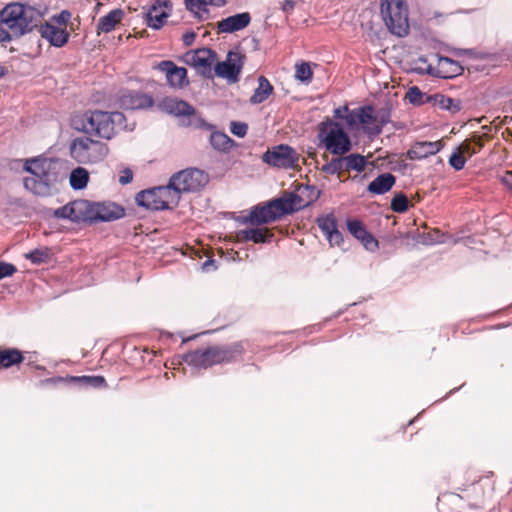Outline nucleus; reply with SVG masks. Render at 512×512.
<instances>
[{
  "mask_svg": "<svg viewBox=\"0 0 512 512\" xmlns=\"http://www.w3.org/2000/svg\"><path fill=\"white\" fill-rule=\"evenodd\" d=\"M37 9L21 3H10L0 12V42L10 41L30 32L41 21Z\"/></svg>",
  "mask_w": 512,
  "mask_h": 512,
  "instance_id": "1",
  "label": "nucleus"
},
{
  "mask_svg": "<svg viewBox=\"0 0 512 512\" xmlns=\"http://www.w3.org/2000/svg\"><path fill=\"white\" fill-rule=\"evenodd\" d=\"M23 170L30 175L23 179L24 187L37 196H49L58 182L57 163L52 159L36 157L26 159Z\"/></svg>",
  "mask_w": 512,
  "mask_h": 512,
  "instance_id": "2",
  "label": "nucleus"
},
{
  "mask_svg": "<svg viewBox=\"0 0 512 512\" xmlns=\"http://www.w3.org/2000/svg\"><path fill=\"white\" fill-rule=\"evenodd\" d=\"M60 215L72 221H113L122 218L125 210L113 202L95 203L87 200H77L65 205Z\"/></svg>",
  "mask_w": 512,
  "mask_h": 512,
  "instance_id": "3",
  "label": "nucleus"
},
{
  "mask_svg": "<svg viewBox=\"0 0 512 512\" xmlns=\"http://www.w3.org/2000/svg\"><path fill=\"white\" fill-rule=\"evenodd\" d=\"M244 353V342L238 341L190 351L184 355V361L195 368L208 369L214 365L236 362L242 359Z\"/></svg>",
  "mask_w": 512,
  "mask_h": 512,
  "instance_id": "4",
  "label": "nucleus"
},
{
  "mask_svg": "<svg viewBox=\"0 0 512 512\" xmlns=\"http://www.w3.org/2000/svg\"><path fill=\"white\" fill-rule=\"evenodd\" d=\"M126 118L121 112H106L101 110L86 111L76 121L79 125L74 128L88 135L110 140L118 128L124 126Z\"/></svg>",
  "mask_w": 512,
  "mask_h": 512,
  "instance_id": "5",
  "label": "nucleus"
},
{
  "mask_svg": "<svg viewBox=\"0 0 512 512\" xmlns=\"http://www.w3.org/2000/svg\"><path fill=\"white\" fill-rule=\"evenodd\" d=\"M297 204L302 205L301 197L296 193H289L287 196L272 199L263 205L254 206L246 221L255 226L275 222L284 215L293 213Z\"/></svg>",
  "mask_w": 512,
  "mask_h": 512,
  "instance_id": "6",
  "label": "nucleus"
},
{
  "mask_svg": "<svg viewBox=\"0 0 512 512\" xmlns=\"http://www.w3.org/2000/svg\"><path fill=\"white\" fill-rule=\"evenodd\" d=\"M70 157L80 164H95L103 161L109 153L106 143L88 136L74 138L69 145Z\"/></svg>",
  "mask_w": 512,
  "mask_h": 512,
  "instance_id": "7",
  "label": "nucleus"
},
{
  "mask_svg": "<svg viewBox=\"0 0 512 512\" xmlns=\"http://www.w3.org/2000/svg\"><path fill=\"white\" fill-rule=\"evenodd\" d=\"M318 136L326 150L333 155H345L352 148L351 139L342 125L331 119L320 123Z\"/></svg>",
  "mask_w": 512,
  "mask_h": 512,
  "instance_id": "8",
  "label": "nucleus"
},
{
  "mask_svg": "<svg viewBox=\"0 0 512 512\" xmlns=\"http://www.w3.org/2000/svg\"><path fill=\"white\" fill-rule=\"evenodd\" d=\"M381 15L389 31L399 37L409 33L408 8L404 0H381Z\"/></svg>",
  "mask_w": 512,
  "mask_h": 512,
  "instance_id": "9",
  "label": "nucleus"
},
{
  "mask_svg": "<svg viewBox=\"0 0 512 512\" xmlns=\"http://www.w3.org/2000/svg\"><path fill=\"white\" fill-rule=\"evenodd\" d=\"M139 206L150 210H165L176 207L180 196L168 183L166 186L153 187L139 192L135 197Z\"/></svg>",
  "mask_w": 512,
  "mask_h": 512,
  "instance_id": "10",
  "label": "nucleus"
},
{
  "mask_svg": "<svg viewBox=\"0 0 512 512\" xmlns=\"http://www.w3.org/2000/svg\"><path fill=\"white\" fill-rule=\"evenodd\" d=\"M262 160L267 165L278 169L300 168V154L291 146L280 144L269 148L263 155Z\"/></svg>",
  "mask_w": 512,
  "mask_h": 512,
  "instance_id": "11",
  "label": "nucleus"
},
{
  "mask_svg": "<svg viewBox=\"0 0 512 512\" xmlns=\"http://www.w3.org/2000/svg\"><path fill=\"white\" fill-rule=\"evenodd\" d=\"M208 183V175L197 168H188L175 173L169 180L173 191L180 196L183 192L199 191Z\"/></svg>",
  "mask_w": 512,
  "mask_h": 512,
  "instance_id": "12",
  "label": "nucleus"
},
{
  "mask_svg": "<svg viewBox=\"0 0 512 512\" xmlns=\"http://www.w3.org/2000/svg\"><path fill=\"white\" fill-rule=\"evenodd\" d=\"M217 59V53L205 47L190 50L183 56L185 64L195 68L201 76L209 79L213 77V67Z\"/></svg>",
  "mask_w": 512,
  "mask_h": 512,
  "instance_id": "13",
  "label": "nucleus"
},
{
  "mask_svg": "<svg viewBox=\"0 0 512 512\" xmlns=\"http://www.w3.org/2000/svg\"><path fill=\"white\" fill-rule=\"evenodd\" d=\"M246 56L239 50L229 51L225 61L217 62L214 66V73L229 83L239 81Z\"/></svg>",
  "mask_w": 512,
  "mask_h": 512,
  "instance_id": "14",
  "label": "nucleus"
},
{
  "mask_svg": "<svg viewBox=\"0 0 512 512\" xmlns=\"http://www.w3.org/2000/svg\"><path fill=\"white\" fill-rule=\"evenodd\" d=\"M157 69L165 74L170 87L182 89L189 85L187 69L177 66L173 61H161L158 63Z\"/></svg>",
  "mask_w": 512,
  "mask_h": 512,
  "instance_id": "15",
  "label": "nucleus"
},
{
  "mask_svg": "<svg viewBox=\"0 0 512 512\" xmlns=\"http://www.w3.org/2000/svg\"><path fill=\"white\" fill-rule=\"evenodd\" d=\"M487 139L488 136L486 134H474L473 141L478 146V149H470L467 143H461L457 150L450 156L449 164L457 171L462 170L466 163L465 155L471 157L480 152V150L484 147L485 141Z\"/></svg>",
  "mask_w": 512,
  "mask_h": 512,
  "instance_id": "16",
  "label": "nucleus"
},
{
  "mask_svg": "<svg viewBox=\"0 0 512 512\" xmlns=\"http://www.w3.org/2000/svg\"><path fill=\"white\" fill-rule=\"evenodd\" d=\"M58 383H67V384H78L84 386H90L94 388H105L107 387V382L103 376H66V377H53L48 378L41 381L42 386L46 385H56Z\"/></svg>",
  "mask_w": 512,
  "mask_h": 512,
  "instance_id": "17",
  "label": "nucleus"
},
{
  "mask_svg": "<svg viewBox=\"0 0 512 512\" xmlns=\"http://www.w3.org/2000/svg\"><path fill=\"white\" fill-rule=\"evenodd\" d=\"M118 104L125 110L146 109L153 106L154 100L146 93L125 91L119 96Z\"/></svg>",
  "mask_w": 512,
  "mask_h": 512,
  "instance_id": "18",
  "label": "nucleus"
},
{
  "mask_svg": "<svg viewBox=\"0 0 512 512\" xmlns=\"http://www.w3.org/2000/svg\"><path fill=\"white\" fill-rule=\"evenodd\" d=\"M347 229L351 235L359 240L363 246L370 251L378 249L379 243L375 237L366 229L364 223L358 219H348Z\"/></svg>",
  "mask_w": 512,
  "mask_h": 512,
  "instance_id": "19",
  "label": "nucleus"
},
{
  "mask_svg": "<svg viewBox=\"0 0 512 512\" xmlns=\"http://www.w3.org/2000/svg\"><path fill=\"white\" fill-rule=\"evenodd\" d=\"M444 147L442 140L438 141H417L406 152L410 160H422L431 155L437 154Z\"/></svg>",
  "mask_w": 512,
  "mask_h": 512,
  "instance_id": "20",
  "label": "nucleus"
},
{
  "mask_svg": "<svg viewBox=\"0 0 512 512\" xmlns=\"http://www.w3.org/2000/svg\"><path fill=\"white\" fill-rule=\"evenodd\" d=\"M374 112L371 105L359 108L358 121L362 124L364 131L371 136L379 135L384 125V121H380Z\"/></svg>",
  "mask_w": 512,
  "mask_h": 512,
  "instance_id": "21",
  "label": "nucleus"
},
{
  "mask_svg": "<svg viewBox=\"0 0 512 512\" xmlns=\"http://www.w3.org/2000/svg\"><path fill=\"white\" fill-rule=\"evenodd\" d=\"M251 22V16L248 12H243L229 16L217 22L218 33H233L247 27Z\"/></svg>",
  "mask_w": 512,
  "mask_h": 512,
  "instance_id": "22",
  "label": "nucleus"
},
{
  "mask_svg": "<svg viewBox=\"0 0 512 512\" xmlns=\"http://www.w3.org/2000/svg\"><path fill=\"white\" fill-rule=\"evenodd\" d=\"M169 1L156 0V2L150 6L147 13L145 14L146 24L153 29H160L164 26L166 19L169 14L163 9V6L168 7Z\"/></svg>",
  "mask_w": 512,
  "mask_h": 512,
  "instance_id": "23",
  "label": "nucleus"
},
{
  "mask_svg": "<svg viewBox=\"0 0 512 512\" xmlns=\"http://www.w3.org/2000/svg\"><path fill=\"white\" fill-rule=\"evenodd\" d=\"M40 33L49 43L55 47L64 46L69 39V33L66 28L58 27L53 23H45L40 26Z\"/></svg>",
  "mask_w": 512,
  "mask_h": 512,
  "instance_id": "24",
  "label": "nucleus"
},
{
  "mask_svg": "<svg viewBox=\"0 0 512 512\" xmlns=\"http://www.w3.org/2000/svg\"><path fill=\"white\" fill-rule=\"evenodd\" d=\"M237 237L241 241H252L254 243H269L272 241L274 234L268 228H251L240 230Z\"/></svg>",
  "mask_w": 512,
  "mask_h": 512,
  "instance_id": "25",
  "label": "nucleus"
},
{
  "mask_svg": "<svg viewBox=\"0 0 512 512\" xmlns=\"http://www.w3.org/2000/svg\"><path fill=\"white\" fill-rule=\"evenodd\" d=\"M124 17L122 9H113L108 14L99 18L96 26L97 35L101 33H109L115 29Z\"/></svg>",
  "mask_w": 512,
  "mask_h": 512,
  "instance_id": "26",
  "label": "nucleus"
},
{
  "mask_svg": "<svg viewBox=\"0 0 512 512\" xmlns=\"http://www.w3.org/2000/svg\"><path fill=\"white\" fill-rule=\"evenodd\" d=\"M163 109L175 116H190L194 114V108L186 101L176 98H166L162 101Z\"/></svg>",
  "mask_w": 512,
  "mask_h": 512,
  "instance_id": "27",
  "label": "nucleus"
},
{
  "mask_svg": "<svg viewBox=\"0 0 512 512\" xmlns=\"http://www.w3.org/2000/svg\"><path fill=\"white\" fill-rule=\"evenodd\" d=\"M396 177L391 173H383L377 176L369 185L367 190L376 195H382L392 189Z\"/></svg>",
  "mask_w": 512,
  "mask_h": 512,
  "instance_id": "28",
  "label": "nucleus"
},
{
  "mask_svg": "<svg viewBox=\"0 0 512 512\" xmlns=\"http://www.w3.org/2000/svg\"><path fill=\"white\" fill-rule=\"evenodd\" d=\"M462 67L457 61H454L448 57H440L438 59L437 71L438 76L441 78H452L459 75Z\"/></svg>",
  "mask_w": 512,
  "mask_h": 512,
  "instance_id": "29",
  "label": "nucleus"
},
{
  "mask_svg": "<svg viewBox=\"0 0 512 512\" xmlns=\"http://www.w3.org/2000/svg\"><path fill=\"white\" fill-rule=\"evenodd\" d=\"M24 361L22 352L15 348L0 350V368L7 369Z\"/></svg>",
  "mask_w": 512,
  "mask_h": 512,
  "instance_id": "30",
  "label": "nucleus"
},
{
  "mask_svg": "<svg viewBox=\"0 0 512 512\" xmlns=\"http://www.w3.org/2000/svg\"><path fill=\"white\" fill-rule=\"evenodd\" d=\"M273 92V86L269 82V80L260 76L258 78V87L255 90L254 94L250 98V102L252 104H260L264 102Z\"/></svg>",
  "mask_w": 512,
  "mask_h": 512,
  "instance_id": "31",
  "label": "nucleus"
},
{
  "mask_svg": "<svg viewBox=\"0 0 512 512\" xmlns=\"http://www.w3.org/2000/svg\"><path fill=\"white\" fill-rule=\"evenodd\" d=\"M211 146L218 151L227 152L234 146V141L225 133L215 131L210 134Z\"/></svg>",
  "mask_w": 512,
  "mask_h": 512,
  "instance_id": "32",
  "label": "nucleus"
},
{
  "mask_svg": "<svg viewBox=\"0 0 512 512\" xmlns=\"http://www.w3.org/2000/svg\"><path fill=\"white\" fill-rule=\"evenodd\" d=\"M342 158H343V162H344V170L346 172H349L352 170L357 171V172H362L367 165L366 158L357 153L349 154L346 156L342 155Z\"/></svg>",
  "mask_w": 512,
  "mask_h": 512,
  "instance_id": "33",
  "label": "nucleus"
},
{
  "mask_svg": "<svg viewBox=\"0 0 512 512\" xmlns=\"http://www.w3.org/2000/svg\"><path fill=\"white\" fill-rule=\"evenodd\" d=\"M89 181V173L83 167H77L70 173L69 182L73 189L81 190L84 189Z\"/></svg>",
  "mask_w": 512,
  "mask_h": 512,
  "instance_id": "34",
  "label": "nucleus"
},
{
  "mask_svg": "<svg viewBox=\"0 0 512 512\" xmlns=\"http://www.w3.org/2000/svg\"><path fill=\"white\" fill-rule=\"evenodd\" d=\"M24 258L31 261V263L35 265L48 263L51 258V250L48 247L36 248L28 253H25Z\"/></svg>",
  "mask_w": 512,
  "mask_h": 512,
  "instance_id": "35",
  "label": "nucleus"
},
{
  "mask_svg": "<svg viewBox=\"0 0 512 512\" xmlns=\"http://www.w3.org/2000/svg\"><path fill=\"white\" fill-rule=\"evenodd\" d=\"M186 8L192 12L198 19L205 20L209 18V9L206 0H185Z\"/></svg>",
  "mask_w": 512,
  "mask_h": 512,
  "instance_id": "36",
  "label": "nucleus"
},
{
  "mask_svg": "<svg viewBox=\"0 0 512 512\" xmlns=\"http://www.w3.org/2000/svg\"><path fill=\"white\" fill-rule=\"evenodd\" d=\"M299 191L300 194L297 195L301 197L302 205H295V211L315 202L320 196V191L315 186L306 185L304 187H300Z\"/></svg>",
  "mask_w": 512,
  "mask_h": 512,
  "instance_id": "37",
  "label": "nucleus"
},
{
  "mask_svg": "<svg viewBox=\"0 0 512 512\" xmlns=\"http://www.w3.org/2000/svg\"><path fill=\"white\" fill-rule=\"evenodd\" d=\"M430 100L433 101V105L435 107L448 110L451 112H457L460 110L459 102H456L454 99L446 95L435 94L433 97L430 98Z\"/></svg>",
  "mask_w": 512,
  "mask_h": 512,
  "instance_id": "38",
  "label": "nucleus"
},
{
  "mask_svg": "<svg viewBox=\"0 0 512 512\" xmlns=\"http://www.w3.org/2000/svg\"><path fill=\"white\" fill-rule=\"evenodd\" d=\"M295 78L303 83H310L313 78V71L308 62H298L295 64Z\"/></svg>",
  "mask_w": 512,
  "mask_h": 512,
  "instance_id": "39",
  "label": "nucleus"
},
{
  "mask_svg": "<svg viewBox=\"0 0 512 512\" xmlns=\"http://www.w3.org/2000/svg\"><path fill=\"white\" fill-rule=\"evenodd\" d=\"M338 156L339 157L332 158L330 162L324 164L321 167V171L330 175H339L341 172H344L345 170L342 155Z\"/></svg>",
  "mask_w": 512,
  "mask_h": 512,
  "instance_id": "40",
  "label": "nucleus"
},
{
  "mask_svg": "<svg viewBox=\"0 0 512 512\" xmlns=\"http://www.w3.org/2000/svg\"><path fill=\"white\" fill-rule=\"evenodd\" d=\"M316 222L325 236L337 228V220L333 214L319 217Z\"/></svg>",
  "mask_w": 512,
  "mask_h": 512,
  "instance_id": "41",
  "label": "nucleus"
},
{
  "mask_svg": "<svg viewBox=\"0 0 512 512\" xmlns=\"http://www.w3.org/2000/svg\"><path fill=\"white\" fill-rule=\"evenodd\" d=\"M405 98L414 105H421L425 103L426 100L430 99V97L426 96L417 86L410 87Z\"/></svg>",
  "mask_w": 512,
  "mask_h": 512,
  "instance_id": "42",
  "label": "nucleus"
},
{
  "mask_svg": "<svg viewBox=\"0 0 512 512\" xmlns=\"http://www.w3.org/2000/svg\"><path fill=\"white\" fill-rule=\"evenodd\" d=\"M390 207L394 212L404 213L409 208L408 198L405 194L400 192L393 197Z\"/></svg>",
  "mask_w": 512,
  "mask_h": 512,
  "instance_id": "43",
  "label": "nucleus"
},
{
  "mask_svg": "<svg viewBox=\"0 0 512 512\" xmlns=\"http://www.w3.org/2000/svg\"><path fill=\"white\" fill-rule=\"evenodd\" d=\"M230 131L238 137H244L248 131V125L244 122L232 121L230 124Z\"/></svg>",
  "mask_w": 512,
  "mask_h": 512,
  "instance_id": "44",
  "label": "nucleus"
},
{
  "mask_svg": "<svg viewBox=\"0 0 512 512\" xmlns=\"http://www.w3.org/2000/svg\"><path fill=\"white\" fill-rule=\"evenodd\" d=\"M17 272V268L11 264L0 261V280L5 277H10Z\"/></svg>",
  "mask_w": 512,
  "mask_h": 512,
  "instance_id": "45",
  "label": "nucleus"
},
{
  "mask_svg": "<svg viewBox=\"0 0 512 512\" xmlns=\"http://www.w3.org/2000/svg\"><path fill=\"white\" fill-rule=\"evenodd\" d=\"M331 245H341L343 242L342 233L338 230V227L335 228L332 232L325 236Z\"/></svg>",
  "mask_w": 512,
  "mask_h": 512,
  "instance_id": "46",
  "label": "nucleus"
},
{
  "mask_svg": "<svg viewBox=\"0 0 512 512\" xmlns=\"http://www.w3.org/2000/svg\"><path fill=\"white\" fill-rule=\"evenodd\" d=\"M71 18V13L67 10H63L58 16L54 17V21L59 24L58 27L66 28L67 23Z\"/></svg>",
  "mask_w": 512,
  "mask_h": 512,
  "instance_id": "47",
  "label": "nucleus"
},
{
  "mask_svg": "<svg viewBox=\"0 0 512 512\" xmlns=\"http://www.w3.org/2000/svg\"><path fill=\"white\" fill-rule=\"evenodd\" d=\"M133 179V172L131 169L126 168L122 171L121 176L119 177V183L122 185L129 184Z\"/></svg>",
  "mask_w": 512,
  "mask_h": 512,
  "instance_id": "48",
  "label": "nucleus"
},
{
  "mask_svg": "<svg viewBox=\"0 0 512 512\" xmlns=\"http://www.w3.org/2000/svg\"><path fill=\"white\" fill-rule=\"evenodd\" d=\"M358 115H359V108L358 109H355L351 112H349L346 117H345V121L346 123L349 125V126H353L357 123H359L358 121Z\"/></svg>",
  "mask_w": 512,
  "mask_h": 512,
  "instance_id": "49",
  "label": "nucleus"
},
{
  "mask_svg": "<svg viewBox=\"0 0 512 512\" xmlns=\"http://www.w3.org/2000/svg\"><path fill=\"white\" fill-rule=\"evenodd\" d=\"M196 34L193 31H189L183 34L182 41L185 46H190L195 41Z\"/></svg>",
  "mask_w": 512,
  "mask_h": 512,
  "instance_id": "50",
  "label": "nucleus"
},
{
  "mask_svg": "<svg viewBox=\"0 0 512 512\" xmlns=\"http://www.w3.org/2000/svg\"><path fill=\"white\" fill-rule=\"evenodd\" d=\"M295 3L293 0H285L282 4L283 11H291L294 9Z\"/></svg>",
  "mask_w": 512,
  "mask_h": 512,
  "instance_id": "51",
  "label": "nucleus"
},
{
  "mask_svg": "<svg viewBox=\"0 0 512 512\" xmlns=\"http://www.w3.org/2000/svg\"><path fill=\"white\" fill-rule=\"evenodd\" d=\"M511 171H506L505 172V175L501 178V181L506 184V185H509L512 189V175H510L509 173H511Z\"/></svg>",
  "mask_w": 512,
  "mask_h": 512,
  "instance_id": "52",
  "label": "nucleus"
},
{
  "mask_svg": "<svg viewBox=\"0 0 512 512\" xmlns=\"http://www.w3.org/2000/svg\"><path fill=\"white\" fill-rule=\"evenodd\" d=\"M226 4V0H206L207 7L209 5L215 6V7H222Z\"/></svg>",
  "mask_w": 512,
  "mask_h": 512,
  "instance_id": "53",
  "label": "nucleus"
},
{
  "mask_svg": "<svg viewBox=\"0 0 512 512\" xmlns=\"http://www.w3.org/2000/svg\"><path fill=\"white\" fill-rule=\"evenodd\" d=\"M462 143H467L470 149H476V150L478 149V146L473 141V136L471 137V139H467V140L463 141Z\"/></svg>",
  "mask_w": 512,
  "mask_h": 512,
  "instance_id": "54",
  "label": "nucleus"
},
{
  "mask_svg": "<svg viewBox=\"0 0 512 512\" xmlns=\"http://www.w3.org/2000/svg\"><path fill=\"white\" fill-rule=\"evenodd\" d=\"M210 266H214V260L213 259H208L206 260L204 263H203V269L206 270V271H209V267Z\"/></svg>",
  "mask_w": 512,
  "mask_h": 512,
  "instance_id": "55",
  "label": "nucleus"
},
{
  "mask_svg": "<svg viewBox=\"0 0 512 512\" xmlns=\"http://www.w3.org/2000/svg\"><path fill=\"white\" fill-rule=\"evenodd\" d=\"M8 74V68L6 66L0 65V79L5 77Z\"/></svg>",
  "mask_w": 512,
  "mask_h": 512,
  "instance_id": "56",
  "label": "nucleus"
},
{
  "mask_svg": "<svg viewBox=\"0 0 512 512\" xmlns=\"http://www.w3.org/2000/svg\"><path fill=\"white\" fill-rule=\"evenodd\" d=\"M334 116H335L336 118H342V115H341V109H340V108L335 109V111H334Z\"/></svg>",
  "mask_w": 512,
  "mask_h": 512,
  "instance_id": "57",
  "label": "nucleus"
},
{
  "mask_svg": "<svg viewBox=\"0 0 512 512\" xmlns=\"http://www.w3.org/2000/svg\"><path fill=\"white\" fill-rule=\"evenodd\" d=\"M144 33H146V30H143L139 35H135V37H142Z\"/></svg>",
  "mask_w": 512,
  "mask_h": 512,
  "instance_id": "58",
  "label": "nucleus"
},
{
  "mask_svg": "<svg viewBox=\"0 0 512 512\" xmlns=\"http://www.w3.org/2000/svg\"><path fill=\"white\" fill-rule=\"evenodd\" d=\"M509 174H510V175H512V172H511V173H509Z\"/></svg>",
  "mask_w": 512,
  "mask_h": 512,
  "instance_id": "59",
  "label": "nucleus"
}]
</instances>
